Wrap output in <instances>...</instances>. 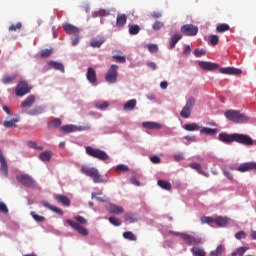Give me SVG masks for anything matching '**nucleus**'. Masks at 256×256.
Segmentation results:
<instances>
[{
	"mask_svg": "<svg viewBox=\"0 0 256 256\" xmlns=\"http://www.w3.org/2000/svg\"><path fill=\"white\" fill-rule=\"evenodd\" d=\"M218 140L222 143H226V145H229L230 143H239L240 145H246L248 147H251V145H255V140H253V138L246 134H228L225 132H221L218 135Z\"/></svg>",
	"mask_w": 256,
	"mask_h": 256,
	"instance_id": "1",
	"label": "nucleus"
},
{
	"mask_svg": "<svg viewBox=\"0 0 256 256\" xmlns=\"http://www.w3.org/2000/svg\"><path fill=\"white\" fill-rule=\"evenodd\" d=\"M81 171L86 177H90L95 183H107V178L99 174L95 167L82 166Z\"/></svg>",
	"mask_w": 256,
	"mask_h": 256,
	"instance_id": "2",
	"label": "nucleus"
},
{
	"mask_svg": "<svg viewBox=\"0 0 256 256\" xmlns=\"http://www.w3.org/2000/svg\"><path fill=\"white\" fill-rule=\"evenodd\" d=\"M226 119L232 121V123H247L249 121V117L237 110H227L224 113Z\"/></svg>",
	"mask_w": 256,
	"mask_h": 256,
	"instance_id": "3",
	"label": "nucleus"
},
{
	"mask_svg": "<svg viewBox=\"0 0 256 256\" xmlns=\"http://www.w3.org/2000/svg\"><path fill=\"white\" fill-rule=\"evenodd\" d=\"M85 149L89 157H93L94 159H99V161L104 162L110 161V157L108 156L107 152L101 149L93 148L91 146H87Z\"/></svg>",
	"mask_w": 256,
	"mask_h": 256,
	"instance_id": "4",
	"label": "nucleus"
},
{
	"mask_svg": "<svg viewBox=\"0 0 256 256\" xmlns=\"http://www.w3.org/2000/svg\"><path fill=\"white\" fill-rule=\"evenodd\" d=\"M173 235H180L186 245H201L203 241L199 237L189 235L187 233L173 232Z\"/></svg>",
	"mask_w": 256,
	"mask_h": 256,
	"instance_id": "5",
	"label": "nucleus"
},
{
	"mask_svg": "<svg viewBox=\"0 0 256 256\" xmlns=\"http://www.w3.org/2000/svg\"><path fill=\"white\" fill-rule=\"evenodd\" d=\"M117 71H119V66L117 64H112L105 75L107 83H117Z\"/></svg>",
	"mask_w": 256,
	"mask_h": 256,
	"instance_id": "6",
	"label": "nucleus"
},
{
	"mask_svg": "<svg viewBox=\"0 0 256 256\" xmlns=\"http://www.w3.org/2000/svg\"><path fill=\"white\" fill-rule=\"evenodd\" d=\"M195 106V97H190L185 106L183 107L182 111L180 112V116L183 119H189L191 117V110Z\"/></svg>",
	"mask_w": 256,
	"mask_h": 256,
	"instance_id": "7",
	"label": "nucleus"
},
{
	"mask_svg": "<svg viewBox=\"0 0 256 256\" xmlns=\"http://www.w3.org/2000/svg\"><path fill=\"white\" fill-rule=\"evenodd\" d=\"M30 92H31V87L29 86V83L25 81H20L15 88L16 97H23Z\"/></svg>",
	"mask_w": 256,
	"mask_h": 256,
	"instance_id": "8",
	"label": "nucleus"
},
{
	"mask_svg": "<svg viewBox=\"0 0 256 256\" xmlns=\"http://www.w3.org/2000/svg\"><path fill=\"white\" fill-rule=\"evenodd\" d=\"M16 179L17 181H19V183H22L24 187H28L30 189L36 187L37 185V182H35V180L31 176H29V174H22L16 176Z\"/></svg>",
	"mask_w": 256,
	"mask_h": 256,
	"instance_id": "9",
	"label": "nucleus"
},
{
	"mask_svg": "<svg viewBox=\"0 0 256 256\" xmlns=\"http://www.w3.org/2000/svg\"><path fill=\"white\" fill-rule=\"evenodd\" d=\"M180 31L186 35V37H195V35L199 33V28L193 24H186L181 27Z\"/></svg>",
	"mask_w": 256,
	"mask_h": 256,
	"instance_id": "10",
	"label": "nucleus"
},
{
	"mask_svg": "<svg viewBox=\"0 0 256 256\" xmlns=\"http://www.w3.org/2000/svg\"><path fill=\"white\" fill-rule=\"evenodd\" d=\"M89 129H91V127L86 126V127H77L73 124H69V125H64L62 127H60V133H75V131H89Z\"/></svg>",
	"mask_w": 256,
	"mask_h": 256,
	"instance_id": "11",
	"label": "nucleus"
},
{
	"mask_svg": "<svg viewBox=\"0 0 256 256\" xmlns=\"http://www.w3.org/2000/svg\"><path fill=\"white\" fill-rule=\"evenodd\" d=\"M66 223L72 227V229H75V231H78L80 235L83 237H87L89 235V230H87L85 227H83L81 224L73 221V220H66Z\"/></svg>",
	"mask_w": 256,
	"mask_h": 256,
	"instance_id": "12",
	"label": "nucleus"
},
{
	"mask_svg": "<svg viewBox=\"0 0 256 256\" xmlns=\"http://www.w3.org/2000/svg\"><path fill=\"white\" fill-rule=\"evenodd\" d=\"M256 170V162H246L240 164L237 168V171L240 173H247V171H255Z\"/></svg>",
	"mask_w": 256,
	"mask_h": 256,
	"instance_id": "13",
	"label": "nucleus"
},
{
	"mask_svg": "<svg viewBox=\"0 0 256 256\" xmlns=\"http://www.w3.org/2000/svg\"><path fill=\"white\" fill-rule=\"evenodd\" d=\"M63 29L65 33L68 35H73V37H77V35L80 33L79 28L70 23L63 24Z\"/></svg>",
	"mask_w": 256,
	"mask_h": 256,
	"instance_id": "14",
	"label": "nucleus"
},
{
	"mask_svg": "<svg viewBox=\"0 0 256 256\" xmlns=\"http://www.w3.org/2000/svg\"><path fill=\"white\" fill-rule=\"evenodd\" d=\"M199 67L204 71H215V69H219V64L213 62H199Z\"/></svg>",
	"mask_w": 256,
	"mask_h": 256,
	"instance_id": "15",
	"label": "nucleus"
},
{
	"mask_svg": "<svg viewBox=\"0 0 256 256\" xmlns=\"http://www.w3.org/2000/svg\"><path fill=\"white\" fill-rule=\"evenodd\" d=\"M220 73L222 75H241L242 71L239 68H234V67H224L220 68Z\"/></svg>",
	"mask_w": 256,
	"mask_h": 256,
	"instance_id": "16",
	"label": "nucleus"
},
{
	"mask_svg": "<svg viewBox=\"0 0 256 256\" xmlns=\"http://www.w3.org/2000/svg\"><path fill=\"white\" fill-rule=\"evenodd\" d=\"M54 199L58 202L61 203L64 207H70L71 206V200L69 197L65 195H55Z\"/></svg>",
	"mask_w": 256,
	"mask_h": 256,
	"instance_id": "17",
	"label": "nucleus"
},
{
	"mask_svg": "<svg viewBox=\"0 0 256 256\" xmlns=\"http://www.w3.org/2000/svg\"><path fill=\"white\" fill-rule=\"evenodd\" d=\"M183 39V35L175 33L170 37L169 49H175V45Z\"/></svg>",
	"mask_w": 256,
	"mask_h": 256,
	"instance_id": "18",
	"label": "nucleus"
},
{
	"mask_svg": "<svg viewBox=\"0 0 256 256\" xmlns=\"http://www.w3.org/2000/svg\"><path fill=\"white\" fill-rule=\"evenodd\" d=\"M107 211H109L112 215H121V213H124L125 209H123L121 206L110 204L107 207Z\"/></svg>",
	"mask_w": 256,
	"mask_h": 256,
	"instance_id": "19",
	"label": "nucleus"
},
{
	"mask_svg": "<svg viewBox=\"0 0 256 256\" xmlns=\"http://www.w3.org/2000/svg\"><path fill=\"white\" fill-rule=\"evenodd\" d=\"M42 205L43 207H46V209H49L50 211H53L54 213H56L57 215H64L63 210H61V208H58L56 206L51 205L49 202L47 201H42Z\"/></svg>",
	"mask_w": 256,
	"mask_h": 256,
	"instance_id": "20",
	"label": "nucleus"
},
{
	"mask_svg": "<svg viewBox=\"0 0 256 256\" xmlns=\"http://www.w3.org/2000/svg\"><path fill=\"white\" fill-rule=\"evenodd\" d=\"M33 103H35V96L30 95L20 104V108L29 109Z\"/></svg>",
	"mask_w": 256,
	"mask_h": 256,
	"instance_id": "21",
	"label": "nucleus"
},
{
	"mask_svg": "<svg viewBox=\"0 0 256 256\" xmlns=\"http://www.w3.org/2000/svg\"><path fill=\"white\" fill-rule=\"evenodd\" d=\"M87 80L89 83H97V73L95 69L89 67L86 73Z\"/></svg>",
	"mask_w": 256,
	"mask_h": 256,
	"instance_id": "22",
	"label": "nucleus"
},
{
	"mask_svg": "<svg viewBox=\"0 0 256 256\" xmlns=\"http://www.w3.org/2000/svg\"><path fill=\"white\" fill-rule=\"evenodd\" d=\"M51 157H53V152L46 150L39 154V159L43 163H49L51 161Z\"/></svg>",
	"mask_w": 256,
	"mask_h": 256,
	"instance_id": "23",
	"label": "nucleus"
},
{
	"mask_svg": "<svg viewBox=\"0 0 256 256\" xmlns=\"http://www.w3.org/2000/svg\"><path fill=\"white\" fill-rule=\"evenodd\" d=\"M189 167L191 169H194V171H197V173H199V175H204V177H209V173L203 171V168H201V164L191 163V164H189Z\"/></svg>",
	"mask_w": 256,
	"mask_h": 256,
	"instance_id": "24",
	"label": "nucleus"
},
{
	"mask_svg": "<svg viewBox=\"0 0 256 256\" xmlns=\"http://www.w3.org/2000/svg\"><path fill=\"white\" fill-rule=\"evenodd\" d=\"M0 164L5 177H7V175H9L7 160H5V157L3 156V152L1 150H0Z\"/></svg>",
	"mask_w": 256,
	"mask_h": 256,
	"instance_id": "25",
	"label": "nucleus"
},
{
	"mask_svg": "<svg viewBox=\"0 0 256 256\" xmlns=\"http://www.w3.org/2000/svg\"><path fill=\"white\" fill-rule=\"evenodd\" d=\"M15 123H19V116H16L12 120L4 121L3 125L6 129H13V127H17V124Z\"/></svg>",
	"mask_w": 256,
	"mask_h": 256,
	"instance_id": "26",
	"label": "nucleus"
},
{
	"mask_svg": "<svg viewBox=\"0 0 256 256\" xmlns=\"http://www.w3.org/2000/svg\"><path fill=\"white\" fill-rule=\"evenodd\" d=\"M127 23L126 14H118L116 17V27H123Z\"/></svg>",
	"mask_w": 256,
	"mask_h": 256,
	"instance_id": "27",
	"label": "nucleus"
},
{
	"mask_svg": "<svg viewBox=\"0 0 256 256\" xmlns=\"http://www.w3.org/2000/svg\"><path fill=\"white\" fill-rule=\"evenodd\" d=\"M135 107H137V100L136 99H132L127 101L124 106L123 109L125 111H133L135 109Z\"/></svg>",
	"mask_w": 256,
	"mask_h": 256,
	"instance_id": "28",
	"label": "nucleus"
},
{
	"mask_svg": "<svg viewBox=\"0 0 256 256\" xmlns=\"http://www.w3.org/2000/svg\"><path fill=\"white\" fill-rule=\"evenodd\" d=\"M214 223L218 226V227H225L228 223H229V219L227 217H217L214 218Z\"/></svg>",
	"mask_w": 256,
	"mask_h": 256,
	"instance_id": "29",
	"label": "nucleus"
},
{
	"mask_svg": "<svg viewBox=\"0 0 256 256\" xmlns=\"http://www.w3.org/2000/svg\"><path fill=\"white\" fill-rule=\"evenodd\" d=\"M49 66L53 67L56 71H61V73H65V66L60 62L50 61Z\"/></svg>",
	"mask_w": 256,
	"mask_h": 256,
	"instance_id": "30",
	"label": "nucleus"
},
{
	"mask_svg": "<svg viewBox=\"0 0 256 256\" xmlns=\"http://www.w3.org/2000/svg\"><path fill=\"white\" fill-rule=\"evenodd\" d=\"M15 79H17V74H14V75L5 74L2 77V83H4V85H9L10 83H13Z\"/></svg>",
	"mask_w": 256,
	"mask_h": 256,
	"instance_id": "31",
	"label": "nucleus"
},
{
	"mask_svg": "<svg viewBox=\"0 0 256 256\" xmlns=\"http://www.w3.org/2000/svg\"><path fill=\"white\" fill-rule=\"evenodd\" d=\"M142 127L145 129H161L163 126L156 122H143Z\"/></svg>",
	"mask_w": 256,
	"mask_h": 256,
	"instance_id": "32",
	"label": "nucleus"
},
{
	"mask_svg": "<svg viewBox=\"0 0 256 256\" xmlns=\"http://www.w3.org/2000/svg\"><path fill=\"white\" fill-rule=\"evenodd\" d=\"M230 30H231V26H229V24H226V23H221L216 26L217 33H225V31H230Z\"/></svg>",
	"mask_w": 256,
	"mask_h": 256,
	"instance_id": "33",
	"label": "nucleus"
},
{
	"mask_svg": "<svg viewBox=\"0 0 256 256\" xmlns=\"http://www.w3.org/2000/svg\"><path fill=\"white\" fill-rule=\"evenodd\" d=\"M201 135H216L217 133V128H208V127H203L200 130Z\"/></svg>",
	"mask_w": 256,
	"mask_h": 256,
	"instance_id": "34",
	"label": "nucleus"
},
{
	"mask_svg": "<svg viewBox=\"0 0 256 256\" xmlns=\"http://www.w3.org/2000/svg\"><path fill=\"white\" fill-rule=\"evenodd\" d=\"M158 185L161 187V189H164L165 191H171L172 189L171 182L169 181L158 180Z\"/></svg>",
	"mask_w": 256,
	"mask_h": 256,
	"instance_id": "35",
	"label": "nucleus"
},
{
	"mask_svg": "<svg viewBox=\"0 0 256 256\" xmlns=\"http://www.w3.org/2000/svg\"><path fill=\"white\" fill-rule=\"evenodd\" d=\"M191 253L194 256H206L207 255L205 250L203 248H200V247H193L191 249Z\"/></svg>",
	"mask_w": 256,
	"mask_h": 256,
	"instance_id": "36",
	"label": "nucleus"
},
{
	"mask_svg": "<svg viewBox=\"0 0 256 256\" xmlns=\"http://www.w3.org/2000/svg\"><path fill=\"white\" fill-rule=\"evenodd\" d=\"M61 119L55 118L48 124V129H59L61 127Z\"/></svg>",
	"mask_w": 256,
	"mask_h": 256,
	"instance_id": "37",
	"label": "nucleus"
},
{
	"mask_svg": "<svg viewBox=\"0 0 256 256\" xmlns=\"http://www.w3.org/2000/svg\"><path fill=\"white\" fill-rule=\"evenodd\" d=\"M92 199H97V201H101L102 203H107V196L103 195V193H92Z\"/></svg>",
	"mask_w": 256,
	"mask_h": 256,
	"instance_id": "38",
	"label": "nucleus"
},
{
	"mask_svg": "<svg viewBox=\"0 0 256 256\" xmlns=\"http://www.w3.org/2000/svg\"><path fill=\"white\" fill-rule=\"evenodd\" d=\"M184 129L186 131H199V129H201V127L197 123H190V124H186L184 126Z\"/></svg>",
	"mask_w": 256,
	"mask_h": 256,
	"instance_id": "39",
	"label": "nucleus"
},
{
	"mask_svg": "<svg viewBox=\"0 0 256 256\" xmlns=\"http://www.w3.org/2000/svg\"><path fill=\"white\" fill-rule=\"evenodd\" d=\"M139 31H141V27H139V25H129V33L131 35H139Z\"/></svg>",
	"mask_w": 256,
	"mask_h": 256,
	"instance_id": "40",
	"label": "nucleus"
},
{
	"mask_svg": "<svg viewBox=\"0 0 256 256\" xmlns=\"http://www.w3.org/2000/svg\"><path fill=\"white\" fill-rule=\"evenodd\" d=\"M105 43V40L103 38L97 39L93 38L90 42L91 47H101Z\"/></svg>",
	"mask_w": 256,
	"mask_h": 256,
	"instance_id": "41",
	"label": "nucleus"
},
{
	"mask_svg": "<svg viewBox=\"0 0 256 256\" xmlns=\"http://www.w3.org/2000/svg\"><path fill=\"white\" fill-rule=\"evenodd\" d=\"M124 239H127L128 241H137V236L133 234L131 231H126L123 233Z\"/></svg>",
	"mask_w": 256,
	"mask_h": 256,
	"instance_id": "42",
	"label": "nucleus"
},
{
	"mask_svg": "<svg viewBox=\"0 0 256 256\" xmlns=\"http://www.w3.org/2000/svg\"><path fill=\"white\" fill-rule=\"evenodd\" d=\"M97 17H109L111 11L107 9H100L96 12Z\"/></svg>",
	"mask_w": 256,
	"mask_h": 256,
	"instance_id": "43",
	"label": "nucleus"
},
{
	"mask_svg": "<svg viewBox=\"0 0 256 256\" xmlns=\"http://www.w3.org/2000/svg\"><path fill=\"white\" fill-rule=\"evenodd\" d=\"M41 113H43V107L38 106L32 109L30 112H28V115L35 116V115H41Z\"/></svg>",
	"mask_w": 256,
	"mask_h": 256,
	"instance_id": "44",
	"label": "nucleus"
},
{
	"mask_svg": "<svg viewBox=\"0 0 256 256\" xmlns=\"http://www.w3.org/2000/svg\"><path fill=\"white\" fill-rule=\"evenodd\" d=\"M30 215L34 219V221H37V223H43V221H45V217L38 215L35 212H31Z\"/></svg>",
	"mask_w": 256,
	"mask_h": 256,
	"instance_id": "45",
	"label": "nucleus"
},
{
	"mask_svg": "<svg viewBox=\"0 0 256 256\" xmlns=\"http://www.w3.org/2000/svg\"><path fill=\"white\" fill-rule=\"evenodd\" d=\"M200 221L202 225H205V223H215V218L209 217V216H203L200 218Z\"/></svg>",
	"mask_w": 256,
	"mask_h": 256,
	"instance_id": "46",
	"label": "nucleus"
},
{
	"mask_svg": "<svg viewBox=\"0 0 256 256\" xmlns=\"http://www.w3.org/2000/svg\"><path fill=\"white\" fill-rule=\"evenodd\" d=\"M28 147H30V149H36V151H43V146H37V142L35 141H29Z\"/></svg>",
	"mask_w": 256,
	"mask_h": 256,
	"instance_id": "47",
	"label": "nucleus"
},
{
	"mask_svg": "<svg viewBox=\"0 0 256 256\" xmlns=\"http://www.w3.org/2000/svg\"><path fill=\"white\" fill-rule=\"evenodd\" d=\"M51 53H53V49H44L40 52V57H42V59H47Z\"/></svg>",
	"mask_w": 256,
	"mask_h": 256,
	"instance_id": "48",
	"label": "nucleus"
},
{
	"mask_svg": "<svg viewBox=\"0 0 256 256\" xmlns=\"http://www.w3.org/2000/svg\"><path fill=\"white\" fill-rule=\"evenodd\" d=\"M108 221L111 225H114V227H120L121 225V220H119V218L110 217L108 218Z\"/></svg>",
	"mask_w": 256,
	"mask_h": 256,
	"instance_id": "49",
	"label": "nucleus"
},
{
	"mask_svg": "<svg viewBox=\"0 0 256 256\" xmlns=\"http://www.w3.org/2000/svg\"><path fill=\"white\" fill-rule=\"evenodd\" d=\"M222 253H223V246L219 245L216 248V250L210 252V255H212V256H221Z\"/></svg>",
	"mask_w": 256,
	"mask_h": 256,
	"instance_id": "50",
	"label": "nucleus"
},
{
	"mask_svg": "<svg viewBox=\"0 0 256 256\" xmlns=\"http://www.w3.org/2000/svg\"><path fill=\"white\" fill-rule=\"evenodd\" d=\"M112 59L116 61L117 63H125L127 61V58L125 56H120V55H113Z\"/></svg>",
	"mask_w": 256,
	"mask_h": 256,
	"instance_id": "51",
	"label": "nucleus"
},
{
	"mask_svg": "<svg viewBox=\"0 0 256 256\" xmlns=\"http://www.w3.org/2000/svg\"><path fill=\"white\" fill-rule=\"evenodd\" d=\"M125 221L128 223H137V218H135V216L132 214H125Z\"/></svg>",
	"mask_w": 256,
	"mask_h": 256,
	"instance_id": "52",
	"label": "nucleus"
},
{
	"mask_svg": "<svg viewBox=\"0 0 256 256\" xmlns=\"http://www.w3.org/2000/svg\"><path fill=\"white\" fill-rule=\"evenodd\" d=\"M95 107H96V109H100V110L107 109V107H109V102L104 101L102 103H96Z\"/></svg>",
	"mask_w": 256,
	"mask_h": 256,
	"instance_id": "53",
	"label": "nucleus"
},
{
	"mask_svg": "<svg viewBox=\"0 0 256 256\" xmlns=\"http://www.w3.org/2000/svg\"><path fill=\"white\" fill-rule=\"evenodd\" d=\"M211 45H219V36L211 35L209 37Z\"/></svg>",
	"mask_w": 256,
	"mask_h": 256,
	"instance_id": "54",
	"label": "nucleus"
},
{
	"mask_svg": "<svg viewBox=\"0 0 256 256\" xmlns=\"http://www.w3.org/2000/svg\"><path fill=\"white\" fill-rule=\"evenodd\" d=\"M21 27H23V24H21V22H18L16 25L11 24L9 26V31H17V30L21 29Z\"/></svg>",
	"mask_w": 256,
	"mask_h": 256,
	"instance_id": "55",
	"label": "nucleus"
},
{
	"mask_svg": "<svg viewBox=\"0 0 256 256\" xmlns=\"http://www.w3.org/2000/svg\"><path fill=\"white\" fill-rule=\"evenodd\" d=\"M164 26L163 22L161 21H156L154 22V24L152 25V29H154V31H159V29H161Z\"/></svg>",
	"mask_w": 256,
	"mask_h": 256,
	"instance_id": "56",
	"label": "nucleus"
},
{
	"mask_svg": "<svg viewBox=\"0 0 256 256\" xmlns=\"http://www.w3.org/2000/svg\"><path fill=\"white\" fill-rule=\"evenodd\" d=\"M75 221H77L80 225H87V219H85L83 216H76Z\"/></svg>",
	"mask_w": 256,
	"mask_h": 256,
	"instance_id": "57",
	"label": "nucleus"
},
{
	"mask_svg": "<svg viewBox=\"0 0 256 256\" xmlns=\"http://www.w3.org/2000/svg\"><path fill=\"white\" fill-rule=\"evenodd\" d=\"M236 251L238 252L239 256H243L245 253H247V251H249V247H239Z\"/></svg>",
	"mask_w": 256,
	"mask_h": 256,
	"instance_id": "58",
	"label": "nucleus"
},
{
	"mask_svg": "<svg viewBox=\"0 0 256 256\" xmlns=\"http://www.w3.org/2000/svg\"><path fill=\"white\" fill-rule=\"evenodd\" d=\"M148 51H150V53H157L159 47L156 44H150L148 45Z\"/></svg>",
	"mask_w": 256,
	"mask_h": 256,
	"instance_id": "59",
	"label": "nucleus"
},
{
	"mask_svg": "<svg viewBox=\"0 0 256 256\" xmlns=\"http://www.w3.org/2000/svg\"><path fill=\"white\" fill-rule=\"evenodd\" d=\"M116 171H122V173H125L129 171V167L125 166L124 164H119L116 166Z\"/></svg>",
	"mask_w": 256,
	"mask_h": 256,
	"instance_id": "60",
	"label": "nucleus"
},
{
	"mask_svg": "<svg viewBox=\"0 0 256 256\" xmlns=\"http://www.w3.org/2000/svg\"><path fill=\"white\" fill-rule=\"evenodd\" d=\"M205 50H203V49H196L195 51H194V55H195V57H203V55H205Z\"/></svg>",
	"mask_w": 256,
	"mask_h": 256,
	"instance_id": "61",
	"label": "nucleus"
},
{
	"mask_svg": "<svg viewBox=\"0 0 256 256\" xmlns=\"http://www.w3.org/2000/svg\"><path fill=\"white\" fill-rule=\"evenodd\" d=\"M236 239H245L247 237V234L245 231H239L235 234Z\"/></svg>",
	"mask_w": 256,
	"mask_h": 256,
	"instance_id": "62",
	"label": "nucleus"
},
{
	"mask_svg": "<svg viewBox=\"0 0 256 256\" xmlns=\"http://www.w3.org/2000/svg\"><path fill=\"white\" fill-rule=\"evenodd\" d=\"M0 213H9V209L5 203L0 202Z\"/></svg>",
	"mask_w": 256,
	"mask_h": 256,
	"instance_id": "63",
	"label": "nucleus"
},
{
	"mask_svg": "<svg viewBox=\"0 0 256 256\" xmlns=\"http://www.w3.org/2000/svg\"><path fill=\"white\" fill-rule=\"evenodd\" d=\"M150 161H151L152 163H154L155 165H157V164L161 163V158H159V156H152V157L150 158Z\"/></svg>",
	"mask_w": 256,
	"mask_h": 256,
	"instance_id": "64",
	"label": "nucleus"
}]
</instances>
